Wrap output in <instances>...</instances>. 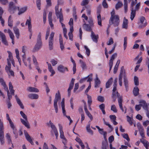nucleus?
<instances>
[{"mask_svg": "<svg viewBox=\"0 0 149 149\" xmlns=\"http://www.w3.org/2000/svg\"><path fill=\"white\" fill-rule=\"evenodd\" d=\"M41 33L40 32H39L38 36L37 43L32 51L33 52H35L38 51L41 47L42 42L41 40Z\"/></svg>", "mask_w": 149, "mask_h": 149, "instance_id": "nucleus-1", "label": "nucleus"}, {"mask_svg": "<svg viewBox=\"0 0 149 149\" xmlns=\"http://www.w3.org/2000/svg\"><path fill=\"white\" fill-rule=\"evenodd\" d=\"M20 113L22 117L25 119V120H24L22 118H20V120L21 122L23 125L25 126V127H26L27 128H30V125L28 121L27 116L22 111H20Z\"/></svg>", "mask_w": 149, "mask_h": 149, "instance_id": "nucleus-2", "label": "nucleus"}, {"mask_svg": "<svg viewBox=\"0 0 149 149\" xmlns=\"http://www.w3.org/2000/svg\"><path fill=\"white\" fill-rule=\"evenodd\" d=\"M119 16L118 15H116L112 20L111 19H110L109 21V25L113 24L114 27L118 26L119 24Z\"/></svg>", "mask_w": 149, "mask_h": 149, "instance_id": "nucleus-3", "label": "nucleus"}, {"mask_svg": "<svg viewBox=\"0 0 149 149\" xmlns=\"http://www.w3.org/2000/svg\"><path fill=\"white\" fill-rule=\"evenodd\" d=\"M61 99V95L59 91H58V93H56L55 95V99L54 100V106L56 113H57L58 111L57 102L58 101Z\"/></svg>", "mask_w": 149, "mask_h": 149, "instance_id": "nucleus-4", "label": "nucleus"}, {"mask_svg": "<svg viewBox=\"0 0 149 149\" xmlns=\"http://www.w3.org/2000/svg\"><path fill=\"white\" fill-rule=\"evenodd\" d=\"M3 130V122L0 120V141L1 144H3L4 143V133Z\"/></svg>", "mask_w": 149, "mask_h": 149, "instance_id": "nucleus-5", "label": "nucleus"}, {"mask_svg": "<svg viewBox=\"0 0 149 149\" xmlns=\"http://www.w3.org/2000/svg\"><path fill=\"white\" fill-rule=\"evenodd\" d=\"M17 9V7L14 5V3L13 2L9 3L8 11L11 14H14Z\"/></svg>", "mask_w": 149, "mask_h": 149, "instance_id": "nucleus-6", "label": "nucleus"}, {"mask_svg": "<svg viewBox=\"0 0 149 149\" xmlns=\"http://www.w3.org/2000/svg\"><path fill=\"white\" fill-rule=\"evenodd\" d=\"M22 61H23L25 65L26 66H27L28 65V66L30 69L31 70L32 69V67H31V58H27V62L25 61V59L26 58V56L25 53H24V54L22 56Z\"/></svg>", "mask_w": 149, "mask_h": 149, "instance_id": "nucleus-7", "label": "nucleus"}, {"mask_svg": "<svg viewBox=\"0 0 149 149\" xmlns=\"http://www.w3.org/2000/svg\"><path fill=\"white\" fill-rule=\"evenodd\" d=\"M135 3L134 1H132L131 5V13L130 19L132 20L135 17L136 14L135 10H134L133 6L135 4Z\"/></svg>", "mask_w": 149, "mask_h": 149, "instance_id": "nucleus-8", "label": "nucleus"}, {"mask_svg": "<svg viewBox=\"0 0 149 149\" xmlns=\"http://www.w3.org/2000/svg\"><path fill=\"white\" fill-rule=\"evenodd\" d=\"M101 10V7L100 6L98 7L97 9V18L98 24L100 26H102V21L101 16L100 14Z\"/></svg>", "mask_w": 149, "mask_h": 149, "instance_id": "nucleus-9", "label": "nucleus"}, {"mask_svg": "<svg viewBox=\"0 0 149 149\" xmlns=\"http://www.w3.org/2000/svg\"><path fill=\"white\" fill-rule=\"evenodd\" d=\"M117 97L118 99V102L120 108L122 112H123L124 110L123 107V104L122 102L123 101V97L122 96H120L119 93H118L117 92Z\"/></svg>", "mask_w": 149, "mask_h": 149, "instance_id": "nucleus-10", "label": "nucleus"}, {"mask_svg": "<svg viewBox=\"0 0 149 149\" xmlns=\"http://www.w3.org/2000/svg\"><path fill=\"white\" fill-rule=\"evenodd\" d=\"M75 79L74 78H72L69 84V87L68 89V96L70 97L71 95V90L73 88L74 85V81Z\"/></svg>", "mask_w": 149, "mask_h": 149, "instance_id": "nucleus-11", "label": "nucleus"}, {"mask_svg": "<svg viewBox=\"0 0 149 149\" xmlns=\"http://www.w3.org/2000/svg\"><path fill=\"white\" fill-rule=\"evenodd\" d=\"M139 105L141 107H142L143 109L145 110H147L148 108V106L147 105L146 101L143 100H141L139 101Z\"/></svg>", "mask_w": 149, "mask_h": 149, "instance_id": "nucleus-12", "label": "nucleus"}, {"mask_svg": "<svg viewBox=\"0 0 149 149\" xmlns=\"http://www.w3.org/2000/svg\"><path fill=\"white\" fill-rule=\"evenodd\" d=\"M56 16L58 18H59V22L61 23L62 27L63 28L65 27V25L62 22L63 21V16L62 13H55Z\"/></svg>", "mask_w": 149, "mask_h": 149, "instance_id": "nucleus-13", "label": "nucleus"}, {"mask_svg": "<svg viewBox=\"0 0 149 149\" xmlns=\"http://www.w3.org/2000/svg\"><path fill=\"white\" fill-rule=\"evenodd\" d=\"M57 5L55 7V13H61L60 12H59V5H62L64 3L63 0H57Z\"/></svg>", "mask_w": 149, "mask_h": 149, "instance_id": "nucleus-14", "label": "nucleus"}, {"mask_svg": "<svg viewBox=\"0 0 149 149\" xmlns=\"http://www.w3.org/2000/svg\"><path fill=\"white\" fill-rule=\"evenodd\" d=\"M57 70L60 72L62 73H65V70L67 71H68V68L66 67H64L62 65H60L58 66Z\"/></svg>", "mask_w": 149, "mask_h": 149, "instance_id": "nucleus-15", "label": "nucleus"}, {"mask_svg": "<svg viewBox=\"0 0 149 149\" xmlns=\"http://www.w3.org/2000/svg\"><path fill=\"white\" fill-rule=\"evenodd\" d=\"M0 36L1 37L2 42L5 45H8V42L5 34L0 31Z\"/></svg>", "mask_w": 149, "mask_h": 149, "instance_id": "nucleus-16", "label": "nucleus"}, {"mask_svg": "<svg viewBox=\"0 0 149 149\" xmlns=\"http://www.w3.org/2000/svg\"><path fill=\"white\" fill-rule=\"evenodd\" d=\"M84 23L83 25V27L84 29L88 31L91 32L92 30L91 27H92L89 24H86L84 20Z\"/></svg>", "mask_w": 149, "mask_h": 149, "instance_id": "nucleus-17", "label": "nucleus"}, {"mask_svg": "<svg viewBox=\"0 0 149 149\" xmlns=\"http://www.w3.org/2000/svg\"><path fill=\"white\" fill-rule=\"evenodd\" d=\"M24 134L25 136L26 139L27 140L30 142L32 145H33V143L31 139V137L29 135L27 131L24 130Z\"/></svg>", "mask_w": 149, "mask_h": 149, "instance_id": "nucleus-18", "label": "nucleus"}, {"mask_svg": "<svg viewBox=\"0 0 149 149\" xmlns=\"http://www.w3.org/2000/svg\"><path fill=\"white\" fill-rule=\"evenodd\" d=\"M5 70L9 76L10 75L13 77L14 76V72L11 69V68L10 67H7V66L6 65L5 68Z\"/></svg>", "mask_w": 149, "mask_h": 149, "instance_id": "nucleus-19", "label": "nucleus"}, {"mask_svg": "<svg viewBox=\"0 0 149 149\" xmlns=\"http://www.w3.org/2000/svg\"><path fill=\"white\" fill-rule=\"evenodd\" d=\"M91 37L93 42L96 43L97 42L98 36V35H96L95 33L93 31H91Z\"/></svg>", "mask_w": 149, "mask_h": 149, "instance_id": "nucleus-20", "label": "nucleus"}, {"mask_svg": "<svg viewBox=\"0 0 149 149\" xmlns=\"http://www.w3.org/2000/svg\"><path fill=\"white\" fill-rule=\"evenodd\" d=\"M18 10L19 12L18 13V15H20L26 11L27 9V7H24L20 8L19 7H17Z\"/></svg>", "mask_w": 149, "mask_h": 149, "instance_id": "nucleus-21", "label": "nucleus"}, {"mask_svg": "<svg viewBox=\"0 0 149 149\" xmlns=\"http://www.w3.org/2000/svg\"><path fill=\"white\" fill-rule=\"evenodd\" d=\"M58 125L59 127L60 137L61 139H62L63 140H66V139L64 135V133L63 130L62 126L60 124H59Z\"/></svg>", "mask_w": 149, "mask_h": 149, "instance_id": "nucleus-22", "label": "nucleus"}, {"mask_svg": "<svg viewBox=\"0 0 149 149\" xmlns=\"http://www.w3.org/2000/svg\"><path fill=\"white\" fill-rule=\"evenodd\" d=\"M47 64L48 66V69L49 71L51 73L50 75L51 76H53V75L55 74V72L54 70L53 69L50 63H48V62H47Z\"/></svg>", "mask_w": 149, "mask_h": 149, "instance_id": "nucleus-23", "label": "nucleus"}, {"mask_svg": "<svg viewBox=\"0 0 149 149\" xmlns=\"http://www.w3.org/2000/svg\"><path fill=\"white\" fill-rule=\"evenodd\" d=\"M128 20L124 17L123 19V23L122 24V28L127 29L128 25Z\"/></svg>", "mask_w": 149, "mask_h": 149, "instance_id": "nucleus-24", "label": "nucleus"}, {"mask_svg": "<svg viewBox=\"0 0 149 149\" xmlns=\"http://www.w3.org/2000/svg\"><path fill=\"white\" fill-rule=\"evenodd\" d=\"M59 42L60 44V47L61 50H63L64 48V47L63 44V42L62 39V37L61 34L59 35Z\"/></svg>", "mask_w": 149, "mask_h": 149, "instance_id": "nucleus-25", "label": "nucleus"}, {"mask_svg": "<svg viewBox=\"0 0 149 149\" xmlns=\"http://www.w3.org/2000/svg\"><path fill=\"white\" fill-rule=\"evenodd\" d=\"M13 30L17 38L18 39L19 36V29L16 26H14L13 27Z\"/></svg>", "mask_w": 149, "mask_h": 149, "instance_id": "nucleus-26", "label": "nucleus"}, {"mask_svg": "<svg viewBox=\"0 0 149 149\" xmlns=\"http://www.w3.org/2000/svg\"><path fill=\"white\" fill-rule=\"evenodd\" d=\"M28 97L31 99H36L38 98V95L36 94H30L28 95Z\"/></svg>", "mask_w": 149, "mask_h": 149, "instance_id": "nucleus-27", "label": "nucleus"}, {"mask_svg": "<svg viewBox=\"0 0 149 149\" xmlns=\"http://www.w3.org/2000/svg\"><path fill=\"white\" fill-rule=\"evenodd\" d=\"M27 91L30 92H38L39 90L36 88L29 87L27 89Z\"/></svg>", "mask_w": 149, "mask_h": 149, "instance_id": "nucleus-28", "label": "nucleus"}, {"mask_svg": "<svg viewBox=\"0 0 149 149\" xmlns=\"http://www.w3.org/2000/svg\"><path fill=\"white\" fill-rule=\"evenodd\" d=\"M139 89L138 87L135 86L134 87L133 90V94L135 96H136L139 94Z\"/></svg>", "mask_w": 149, "mask_h": 149, "instance_id": "nucleus-29", "label": "nucleus"}, {"mask_svg": "<svg viewBox=\"0 0 149 149\" xmlns=\"http://www.w3.org/2000/svg\"><path fill=\"white\" fill-rule=\"evenodd\" d=\"M113 78L111 77L107 82L106 84V87L107 88H108L109 87L110 85L112 83Z\"/></svg>", "mask_w": 149, "mask_h": 149, "instance_id": "nucleus-30", "label": "nucleus"}, {"mask_svg": "<svg viewBox=\"0 0 149 149\" xmlns=\"http://www.w3.org/2000/svg\"><path fill=\"white\" fill-rule=\"evenodd\" d=\"M100 81L99 79V78L97 77V76L96 74V79L95 80V88H97L98 87V85L100 84Z\"/></svg>", "mask_w": 149, "mask_h": 149, "instance_id": "nucleus-31", "label": "nucleus"}, {"mask_svg": "<svg viewBox=\"0 0 149 149\" xmlns=\"http://www.w3.org/2000/svg\"><path fill=\"white\" fill-rule=\"evenodd\" d=\"M137 126L140 133L144 132V130L143 127L141 126L140 123H137Z\"/></svg>", "mask_w": 149, "mask_h": 149, "instance_id": "nucleus-32", "label": "nucleus"}, {"mask_svg": "<svg viewBox=\"0 0 149 149\" xmlns=\"http://www.w3.org/2000/svg\"><path fill=\"white\" fill-rule=\"evenodd\" d=\"M9 89L10 90L11 93V94L12 95H14V90L13 89V87L11 83L10 82L9 83Z\"/></svg>", "mask_w": 149, "mask_h": 149, "instance_id": "nucleus-33", "label": "nucleus"}, {"mask_svg": "<svg viewBox=\"0 0 149 149\" xmlns=\"http://www.w3.org/2000/svg\"><path fill=\"white\" fill-rule=\"evenodd\" d=\"M13 20L12 19V16L11 15L9 16L8 21V26L11 27H12L13 26Z\"/></svg>", "mask_w": 149, "mask_h": 149, "instance_id": "nucleus-34", "label": "nucleus"}, {"mask_svg": "<svg viewBox=\"0 0 149 149\" xmlns=\"http://www.w3.org/2000/svg\"><path fill=\"white\" fill-rule=\"evenodd\" d=\"M117 56V53H115L111 56V58L109 60V63H113V60L116 58Z\"/></svg>", "mask_w": 149, "mask_h": 149, "instance_id": "nucleus-35", "label": "nucleus"}, {"mask_svg": "<svg viewBox=\"0 0 149 149\" xmlns=\"http://www.w3.org/2000/svg\"><path fill=\"white\" fill-rule=\"evenodd\" d=\"M85 111L86 114L87 115V116L90 118L91 120H92L93 119V117L91 115V113L89 112V111H88L87 109L85 107Z\"/></svg>", "mask_w": 149, "mask_h": 149, "instance_id": "nucleus-36", "label": "nucleus"}, {"mask_svg": "<svg viewBox=\"0 0 149 149\" xmlns=\"http://www.w3.org/2000/svg\"><path fill=\"white\" fill-rule=\"evenodd\" d=\"M90 123H89L86 126V129L87 132L90 133L91 135L93 134V131L90 128Z\"/></svg>", "mask_w": 149, "mask_h": 149, "instance_id": "nucleus-37", "label": "nucleus"}, {"mask_svg": "<svg viewBox=\"0 0 149 149\" xmlns=\"http://www.w3.org/2000/svg\"><path fill=\"white\" fill-rule=\"evenodd\" d=\"M141 142L143 144L144 146L146 148H148L149 143L148 141L146 140H143V141H141Z\"/></svg>", "mask_w": 149, "mask_h": 149, "instance_id": "nucleus-38", "label": "nucleus"}, {"mask_svg": "<svg viewBox=\"0 0 149 149\" xmlns=\"http://www.w3.org/2000/svg\"><path fill=\"white\" fill-rule=\"evenodd\" d=\"M79 62L81 65V66L83 70L86 68V65L85 62H84L81 60H79Z\"/></svg>", "mask_w": 149, "mask_h": 149, "instance_id": "nucleus-39", "label": "nucleus"}, {"mask_svg": "<svg viewBox=\"0 0 149 149\" xmlns=\"http://www.w3.org/2000/svg\"><path fill=\"white\" fill-rule=\"evenodd\" d=\"M124 66H122L120 68V74L119 75H123V77H124V76H126L125 74V70H124Z\"/></svg>", "mask_w": 149, "mask_h": 149, "instance_id": "nucleus-40", "label": "nucleus"}, {"mask_svg": "<svg viewBox=\"0 0 149 149\" xmlns=\"http://www.w3.org/2000/svg\"><path fill=\"white\" fill-rule=\"evenodd\" d=\"M53 41L54 40H49V48L50 50H52L53 47Z\"/></svg>", "mask_w": 149, "mask_h": 149, "instance_id": "nucleus-41", "label": "nucleus"}, {"mask_svg": "<svg viewBox=\"0 0 149 149\" xmlns=\"http://www.w3.org/2000/svg\"><path fill=\"white\" fill-rule=\"evenodd\" d=\"M125 87L127 88L128 87V81L126 76H124L123 77Z\"/></svg>", "mask_w": 149, "mask_h": 149, "instance_id": "nucleus-42", "label": "nucleus"}, {"mask_svg": "<svg viewBox=\"0 0 149 149\" xmlns=\"http://www.w3.org/2000/svg\"><path fill=\"white\" fill-rule=\"evenodd\" d=\"M107 144L106 141H103L102 143V149H107Z\"/></svg>", "mask_w": 149, "mask_h": 149, "instance_id": "nucleus-43", "label": "nucleus"}, {"mask_svg": "<svg viewBox=\"0 0 149 149\" xmlns=\"http://www.w3.org/2000/svg\"><path fill=\"white\" fill-rule=\"evenodd\" d=\"M134 84L136 86H138L139 85V78L135 76L134 77Z\"/></svg>", "mask_w": 149, "mask_h": 149, "instance_id": "nucleus-44", "label": "nucleus"}, {"mask_svg": "<svg viewBox=\"0 0 149 149\" xmlns=\"http://www.w3.org/2000/svg\"><path fill=\"white\" fill-rule=\"evenodd\" d=\"M123 76V75H119V83L120 86H122V78Z\"/></svg>", "mask_w": 149, "mask_h": 149, "instance_id": "nucleus-45", "label": "nucleus"}, {"mask_svg": "<svg viewBox=\"0 0 149 149\" xmlns=\"http://www.w3.org/2000/svg\"><path fill=\"white\" fill-rule=\"evenodd\" d=\"M123 5V3L121 2L118 1V3L116 4V10H118V8L121 7Z\"/></svg>", "mask_w": 149, "mask_h": 149, "instance_id": "nucleus-46", "label": "nucleus"}, {"mask_svg": "<svg viewBox=\"0 0 149 149\" xmlns=\"http://www.w3.org/2000/svg\"><path fill=\"white\" fill-rule=\"evenodd\" d=\"M26 25H28V26H32L31 24V19L30 17H29V19L27 20Z\"/></svg>", "mask_w": 149, "mask_h": 149, "instance_id": "nucleus-47", "label": "nucleus"}, {"mask_svg": "<svg viewBox=\"0 0 149 149\" xmlns=\"http://www.w3.org/2000/svg\"><path fill=\"white\" fill-rule=\"evenodd\" d=\"M122 135L124 139H126L128 141H130V139L127 134L124 133L122 134Z\"/></svg>", "mask_w": 149, "mask_h": 149, "instance_id": "nucleus-48", "label": "nucleus"}, {"mask_svg": "<svg viewBox=\"0 0 149 149\" xmlns=\"http://www.w3.org/2000/svg\"><path fill=\"white\" fill-rule=\"evenodd\" d=\"M8 32L9 34L10 38L11 39L14 38V36L13 35V34L10 29H8Z\"/></svg>", "mask_w": 149, "mask_h": 149, "instance_id": "nucleus-49", "label": "nucleus"}, {"mask_svg": "<svg viewBox=\"0 0 149 149\" xmlns=\"http://www.w3.org/2000/svg\"><path fill=\"white\" fill-rule=\"evenodd\" d=\"M36 3L38 8L39 10H40L41 9V0H36Z\"/></svg>", "mask_w": 149, "mask_h": 149, "instance_id": "nucleus-50", "label": "nucleus"}, {"mask_svg": "<svg viewBox=\"0 0 149 149\" xmlns=\"http://www.w3.org/2000/svg\"><path fill=\"white\" fill-rule=\"evenodd\" d=\"M89 1V0H83L81 3V5L82 6H84L88 4Z\"/></svg>", "mask_w": 149, "mask_h": 149, "instance_id": "nucleus-51", "label": "nucleus"}, {"mask_svg": "<svg viewBox=\"0 0 149 149\" xmlns=\"http://www.w3.org/2000/svg\"><path fill=\"white\" fill-rule=\"evenodd\" d=\"M13 130V134L15 135V136L16 138H17L18 137V134L17 132V130L16 128L15 127L13 129H12Z\"/></svg>", "mask_w": 149, "mask_h": 149, "instance_id": "nucleus-52", "label": "nucleus"}, {"mask_svg": "<svg viewBox=\"0 0 149 149\" xmlns=\"http://www.w3.org/2000/svg\"><path fill=\"white\" fill-rule=\"evenodd\" d=\"M8 2V0H0V3L4 5H7Z\"/></svg>", "mask_w": 149, "mask_h": 149, "instance_id": "nucleus-53", "label": "nucleus"}, {"mask_svg": "<svg viewBox=\"0 0 149 149\" xmlns=\"http://www.w3.org/2000/svg\"><path fill=\"white\" fill-rule=\"evenodd\" d=\"M111 110L115 113H116L117 111V109L115 105H113L111 106Z\"/></svg>", "mask_w": 149, "mask_h": 149, "instance_id": "nucleus-54", "label": "nucleus"}, {"mask_svg": "<svg viewBox=\"0 0 149 149\" xmlns=\"http://www.w3.org/2000/svg\"><path fill=\"white\" fill-rule=\"evenodd\" d=\"M88 22L89 23V25L93 27L94 26L93 22V19L91 18H90L88 20Z\"/></svg>", "mask_w": 149, "mask_h": 149, "instance_id": "nucleus-55", "label": "nucleus"}, {"mask_svg": "<svg viewBox=\"0 0 149 149\" xmlns=\"http://www.w3.org/2000/svg\"><path fill=\"white\" fill-rule=\"evenodd\" d=\"M127 37H125L124 38V49L125 50L126 47H127Z\"/></svg>", "mask_w": 149, "mask_h": 149, "instance_id": "nucleus-56", "label": "nucleus"}, {"mask_svg": "<svg viewBox=\"0 0 149 149\" xmlns=\"http://www.w3.org/2000/svg\"><path fill=\"white\" fill-rule=\"evenodd\" d=\"M84 47L86 50V53L87 55L88 56L90 54V51L89 49L85 45L84 46Z\"/></svg>", "mask_w": 149, "mask_h": 149, "instance_id": "nucleus-57", "label": "nucleus"}, {"mask_svg": "<svg viewBox=\"0 0 149 149\" xmlns=\"http://www.w3.org/2000/svg\"><path fill=\"white\" fill-rule=\"evenodd\" d=\"M32 57L33 58V63L34 64L35 66L38 65V63L37 61V60L36 58L35 57V56L33 55L32 56Z\"/></svg>", "mask_w": 149, "mask_h": 149, "instance_id": "nucleus-58", "label": "nucleus"}, {"mask_svg": "<svg viewBox=\"0 0 149 149\" xmlns=\"http://www.w3.org/2000/svg\"><path fill=\"white\" fill-rule=\"evenodd\" d=\"M17 102L21 108L23 109L24 108V106L20 100L17 101Z\"/></svg>", "mask_w": 149, "mask_h": 149, "instance_id": "nucleus-59", "label": "nucleus"}, {"mask_svg": "<svg viewBox=\"0 0 149 149\" xmlns=\"http://www.w3.org/2000/svg\"><path fill=\"white\" fill-rule=\"evenodd\" d=\"M102 5L104 8H107L108 7V5L106 2V0H104L102 3Z\"/></svg>", "mask_w": 149, "mask_h": 149, "instance_id": "nucleus-60", "label": "nucleus"}, {"mask_svg": "<svg viewBox=\"0 0 149 149\" xmlns=\"http://www.w3.org/2000/svg\"><path fill=\"white\" fill-rule=\"evenodd\" d=\"M86 11L88 15H90L91 13V7L89 6H87Z\"/></svg>", "mask_w": 149, "mask_h": 149, "instance_id": "nucleus-61", "label": "nucleus"}, {"mask_svg": "<svg viewBox=\"0 0 149 149\" xmlns=\"http://www.w3.org/2000/svg\"><path fill=\"white\" fill-rule=\"evenodd\" d=\"M127 121L131 125H132L133 124V122H132V119L130 117L128 116H127Z\"/></svg>", "mask_w": 149, "mask_h": 149, "instance_id": "nucleus-62", "label": "nucleus"}, {"mask_svg": "<svg viewBox=\"0 0 149 149\" xmlns=\"http://www.w3.org/2000/svg\"><path fill=\"white\" fill-rule=\"evenodd\" d=\"M97 100L100 102H103L104 101V98L103 97L99 96L98 97Z\"/></svg>", "mask_w": 149, "mask_h": 149, "instance_id": "nucleus-63", "label": "nucleus"}, {"mask_svg": "<svg viewBox=\"0 0 149 149\" xmlns=\"http://www.w3.org/2000/svg\"><path fill=\"white\" fill-rule=\"evenodd\" d=\"M50 62L53 66H55L58 63L57 61L54 59H52Z\"/></svg>", "mask_w": 149, "mask_h": 149, "instance_id": "nucleus-64", "label": "nucleus"}]
</instances>
